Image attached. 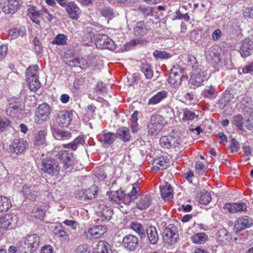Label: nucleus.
Wrapping results in <instances>:
<instances>
[{"instance_id": "nucleus-49", "label": "nucleus", "mask_w": 253, "mask_h": 253, "mask_svg": "<svg viewBox=\"0 0 253 253\" xmlns=\"http://www.w3.org/2000/svg\"><path fill=\"white\" fill-rule=\"evenodd\" d=\"M85 191L86 196V198H88L89 200L95 198V195L97 193L98 187L96 185H93Z\"/></svg>"}, {"instance_id": "nucleus-48", "label": "nucleus", "mask_w": 253, "mask_h": 253, "mask_svg": "<svg viewBox=\"0 0 253 253\" xmlns=\"http://www.w3.org/2000/svg\"><path fill=\"white\" fill-rule=\"evenodd\" d=\"M67 37L64 34L57 35L54 39L51 42L52 44L63 45L66 43Z\"/></svg>"}, {"instance_id": "nucleus-40", "label": "nucleus", "mask_w": 253, "mask_h": 253, "mask_svg": "<svg viewBox=\"0 0 253 253\" xmlns=\"http://www.w3.org/2000/svg\"><path fill=\"white\" fill-rule=\"evenodd\" d=\"M244 122L245 121L244 118L240 115L235 116L233 118L232 121V124L233 125L237 127L239 130L242 131H246L244 127V125H245Z\"/></svg>"}, {"instance_id": "nucleus-56", "label": "nucleus", "mask_w": 253, "mask_h": 253, "mask_svg": "<svg viewBox=\"0 0 253 253\" xmlns=\"http://www.w3.org/2000/svg\"><path fill=\"white\" fill-rule=\"evenodd\" d=\"M204 96L210 98H214L216 96L214 88L211 86L206 88L203 92Z\"/></svg>"}, {"instance_id": "nucleus-46", "label": "nucleus", "mask_w": 253, "mask_h": 253, "mask_svg": "<svg viewBox=\"0 0 253 253\" xmlns=\"http://www.w3.org/2000/svg\"><path fill=\"white\" fill-rule=\"evenodd\" d=\"M147 32L146 26L143 22H137L134 28V33L135 35L142 36Z\"/></svg>"}, {"instance_id": "nucleus-59", "label": "nucleus", "mask_w": 253, "mask_h": 253, "mask_svg": "<svg viewBox=\"0 0 253 253\" xmlns=\"http://www.w3.org/2000/svg\"><path fill=\"white\" fill-rule=\"evenodd\" d=\"M80 57L72 58L70 60L68 59L65 62L67 65L71 67H79L80 61Z\"/></svg>"}, {"instance_id": "nucleus-31", "label": "nucleus", "mask_w": 253, "mask_h": 253, "mask_svg": "<svg viewBox=\"0 0 253 253\" xmlns=\"http://www.w3.org/2000/svg\"><path fill=\"white\" fill-rule=\"evenodd\" d=\"M168 95V92L166 90L159 91L149 100L148 104L150 105H156L165 99Z\"/></svg>"}, {"instance_id": "nucleus-11", "label": "nucleus", "mask_w": 253, "mask_h": 253, "mask_svg": "<svg viewBox=\"0 0 253 253\" xmlns=\"http://www.w3.org/2000/svg\"><path fill=\"white\" fill-rule=\"evenodd\" d=\"M73 115L72 111H68L66 110H62L58 113L56 118V124L57 126L67 127L71 123L72 116Z\"/></svg>"}, {"instance_id": "nucleus-14", "label": "nucleus", "mask_w": 253, "mask_h": 253, "mask_svg": "<svg viewBox=\"0 0 253 253\" xmlns=\"http://www.w3.org/2000/svg\"><path fill=\"white\" fill-rule=\"evenodd\" d=\"M96 213L101 221L109 220L113 214L112 209L105 205L99 204L97 206Z\"/></svg>"}, {"instance_id": "nucleus-62", "label": "nucleus", "mask_w": 253, "mask_h": 253, "mask_svg": "<svg viewBox=\"0 0 253 253\" xmlns=\"http://www.w3.org/2000/svg\"><path fill=\"white\" fill-rule=\"evenodd\" d=\"M10 125V122L6 118L0 119V132L3 131Z\"/></svg>"}, {"instance_id": "nucleus-15", "label": "nucleus", "mask_w": 253, "mask_h": 253, "mask_svg": "<svg viewBox=\"0 0 253 253\" xmlns=\"http://www.w3.org/2000/svg\"><path fill=\"white\" fill-rule=\"evenodd\" d=\"M239 52L244 58L251 55L253 53V41L249 38L245 39L241 42Z\"/></svg>"}, {"instance_id": "nucleus-1", "label": "nucleus", "mask_w": 253, "mask_h": 253, "mask_svg": "<svg viewBox=\"0 0 253 253\" xmlns=\"http://www.w3.org/2000/svg\"><path fill=\"white\" fill-rule=\"evenodd\" d=\"M188 61L195 62V63L192 65L193 69V73L189 81L191 87L195 88L201 85L204 81L207 80L209 77V75L207 67H205L201 65H198L195 57L191 56L189 57Z\"/></svg>"}, {"instance_id": "nucleus-2", "label": "nucleus", "mask_w": 253, "mask_h": 253, "mask_svg": "<svg viewBox=\"0 0 253 253\" xmlns=\"http://www.w3.org/2000/svg\"><path fill=\"white\" fill-rule=\"evenodd\" d=\"M166 124V121L162 115H153L148 124V133L151 135L158 134Z\"/></svg>"}, {"instance_id": "nucleus-7", "label": "nucleus", "mask_w": 253, "mask_h": 253, "mask_svg": "<svg viewBox=\"0 0 253 253\" xmlns=\"http://www.w3.org/2000/svg\"><path fill=\"white\" fill-rule=\"evenodd\" d=\"M51 113L50 106L46 103L39 105L36 110L35 122L37 124L41 125L43 122H46L49 119Z\"/></svg>"}, {"instance_id": "nucleus-29", "label": "nucleus", "mask_w": 253, "mask_h": 253, "mask_svg": "<svg viewBox=\"0 0 253 253\" xmlns=\"http://www.w3.org/2000/svg\"><path fill=\"white\" fill-rule=\"evenodd\" d=\"M160 190L162 198L165 200H169L173 197L172 188L169 183L160 187Z\"/></svg>"}, {"instance_id": "nucleus-39", "label": "nucleus", "mask_w": 253, "mask_h": 253, "mask_svg": "<svg viewBox=\"0 0 253 253\" xmlns=\"http://www.w3.org/2000/svg\"><path fill=\"white\" fill-rule=\"evenodd\" d=\"M130 227L135 231L141 239L145 237V229L142 224L136 221H133L131 222Z\"/></svg>"}, {"instance_id": "nucleus-10", "label": "nucleus", "mask_w": 253, "mask_h": 253, "mask_svg": "<svg viewBox=\"0 0 253 253\" xmlns=\"http://www.w3.org/2000/svg\"><path fill=\"white\" fill-rule=\"evenodd\" d=\"M96 46L101 49L106 48L110 50L116 48L114 42L107 35L99 34L96 36Z\"/></svg>"}, {"instance_id": "nucleus-3", "label": "nucleus", "mask_w": 253, "mask_h": 253, "mask_svg": "<svg viewBox=\"0 0 253 253\" xmlns=\"http://www.w3.org/2000/svg\"><path fill=\"white\" fill-rule=\"evenodd\" d=\"M136 179V182L131 184L132 189L130 192L127 194H124L122 191V197L121 198V203H124L126 205H128L129 203L132 202L138 196V192L139 191L138 187L139 184V175L135 173L127 178L128 181H130L131 179Z\"/></svg>"}, {"instance_id": "nucleus-44", "label": "nucleus", "mask_w": 253, "mask_h": 253, "mask_svg": "<svg viewBox=\"0 0 253 253\" xmlns=\"http://www.w3.org/2000/svg\"><path fill=\"white\" fill-rule=\"evenodd\" d=\"M11 207V204L8 198L0 196V212L7 211Z\"/></svg>"}, {"instance_id": "nucleus-42", "label": "nucleus", "mask_w": 253, "mask_h": 253, "mask_svg": "<svg viewBox=\"0 0 253 253\" xmlns=\"http://www.w3.org/2000/svg\"><path fill=\"white\" fill-rule=\"evenodd\" d=\"M136 10L139 13L142 14L144 16H150L153 15L154 9L152 7L144 5H140Z\"/></svg>"}, {"instance_id": "nucleus-26", "label": "nucleus", "mask_w": 253, "mask_h": 253, "mask_svg": "<svg viewBox=\"0 0 253 253\" xmlns=\"http://www.w3.org/2000/svg\"><path fill=\"white\" fill-rule=\"evenodd\" d=\"M93 253H112L110 245L105 241H99L93 249Z\"/></svg>"}, {"instance_id": "nucleus-5", "label": "nucleus", "mask_w": 253, "mask_h": 253, "mask_svg": "<svg viewBox=\"0 0 253 253\" xmlns=\"http://www.w3.org/2000/svg\"><path fill=\"white\" fill-rule=\"evenodd\" d=\"M38 70L39 67L37 65L29 66L26 70L27 79L29 82L30 89L32 91H36L41 86L38 74Z\"/></svg>"}, {"instance_id": "nucleus-33", "label": "nucleus", "mask_w": 253, "mask_h": 253, "mask_svg": "<svg viewBox=\"0 0 253 253\" xmlns=\"http://www.w3.org/2000/svg\"><path fill=\"white\" fill-rule=\"evenodd\" d=\"M84 143V139L82 136H78L72 142L63 144L64 147L71 149L75 151L80 145H83Z\"/></svg>"}, {"instance_id": "nucleus-54", "label": "nucleus", "mask_w": 253, "mask_h": 253, "mask_svg": "<svg viewBox=\"0 0 253 253\" xmlns=\"http://www.w3.org/2000/svg\"><path fill=\"white\" fill-rule=\"evenodd\" d=\"M101 15L105 17L112 18L114 16L113 9L109 7H105L100 11Z\"/></svg>"}, {"instance_id": "nucleus-36", "label": "nucleus", "mask_w": 253, "mask_h": 253, "mask_svg": "<svg viewBox=\"0 0 253 253\" xmlns=\"http://www.w3.org/2000/svg\"><path fill=\"white\" fill-rule=\"evenodd\" d=\"M53 232L55 235L65 240L68 238V232L61 223H58L55 226Z\"/></svg>"}, {"instance_id": "nucleus-51", "label": "nucleus", "mask_w": 253, "mask_h": 253, "mask_svg": "<svg viewBox=\"0 0 253 253\" xmlns=\"http://www.w3.org/2000/svg\"><path fill=\"white\" fill-rule=\"evenodd\" d=\"M211 200V194L208 192H205L200 196L199 202L201 204L207 205Z\"/></svg>"}, {"instance_id": "nucleus-53", "label": "nucleus", "mask_w": 253, "mask_h": 253, "mask_svg": "<svg viewBox=\"0 0 253 253\" xmlns=\"http://www.w3.org/2000/svg\"><path fill=\"white\" fill-rule=\"evenodd\" d=\"M11 218L9 215L0 217V228H7L11 224Z\"/></svg>"}, {"instance_id": "nucleus-34", "label": "nucleus", "mask_w": 253, "mask_h": 253, "mask_svg": "<svg viewBox=\"0 0 253 253\" xmlns=\"http://www.w3.org/2000/svg\"><path fill=\"white\" fill-rule=\"evenodd\" d=\"M115 133L111 132L103 133L100 138V142L104 145H111L115 141Z\"/></svg>"}, {"instance_id": "nucleus-22", "label": "nucleus", "mask_w": 253, "mask_h": 253, "mask_svg": "<svg viewBox=\"0 0 253 253\" xmlns=\"http://www.w3.org/2000/svg\"><path fill=\"white\" fill-rule=\"evenodd\" d=\"M19 2L16 0H8L0 6V9L5 14H13L17 10Z\"/></svg>"}, {"instance_id": "nucleus-35", "label": "nucleus", "mask_w": 253, "mask_h": 253, "mask_svg": "<svg viewBox=\"0 0 253 253\" xmlns=\"http://www.w3.org/2000/svg\"><path fill=\"white\" fill-rule=\"evenodd\" d=\"M28 10L30 19L36 24H39V18L42 16V10H38L37 7L34 6L30 7Z\"/></svg>"}, {"instance_id": "nucleus-27", "label": "nucleus", "mask_w": 253, "mask_h": 253, "mask_svg": "<svg viewBox=\"0 0 253 253\" xmlns=\"http://www.w3.org/2000/svg\"><path fill=\"white\" fill-rule=\"evenodd\" d=\"M116 137L119 138L123 142H128L130 140L131 135L129 130L126 127H121L118 128L115 133Z\"/></svg>"}, {"instance_id": "nucleus-64", "label": "nucleus", "mask_w": 253, "mask_h": 253, "mask_svg": "<svg viewBox=\"0 0 253 253\" xmlns=\"http://www.w3.org/2000/svg\"><path fill=\"white\" fill-rule=\"evenodd\" d=\"M76 197L78 199L83 202H86L88 200V198H86V196L85 191H79L76 194Z\"/></svg>"}, {"instance_id": "nucleus-38", "label": "nucleus", "mask_w": 253, "mask_h": 253, "mask_svg": "<svg viewBox=\"0 0 253 253\" xmlns=\"http://www.w3.org/2000/svg\"><path fill=\"white\" fill-rule=\"evenodd\" d=\"M122 197V191H111L109 194V200L112 204L120 205Z\"/></svg>"}, {"instance_id": "nucleus-37", "label": "nucleus", "mask_w": 253, "mask_h": 253, "mask_svg": "<svg viewBox=\"0 0 253 253\" xmlns=\"http://www.w3.org/2000/svg\"><path fill=\"white\" fill-rule=\"evenodd\" d=\"M36 187H28L27 186H24L23 188V195L25 198L28 199L31 201L35 200V198L38 195V192L36 191Z\"/></svg>"}, {"instance_id": "nucleus-20", "label": "nucleus", "mask_w": 253, "mask_h": 253, "mask_svg": "<svg viewBox=\"0 0 253 253\" xmlns=\"http://www.w3.org/2000/svg\"><path fill=\"white\" fill-rule=\"evenodd\" d=\"M247 208V205L243 202L227 203L223 207V209L231 213L246 211Z\"/></svg>"}, {"instance_id": "nucleus-58", "label": "nucleus", "mask_w": 253, "mask_h": 253, "mask_svg": "<svg viewBox=\"0 0 253 253\" xmlns=\"http://www.w3.org/2000/svg\"><path fill=\"white\" fill-rule=\"evenodd\" d=\"M229 147L232 152H237L240 148V144L235 138H232Z\"/></svg>"}, {"instance_id": "nucleus-4", "label": "nucleus", "mask_w": 253, "mask_h": 253, "mask_svg": "<svg viewBox=\"0 0 253 253\" xmlns=\"http://www.w3.org/2000/svg\"><path fill=\"white\" fill-rule=\"evenodd\" d=\"M184 79H188L187 76L184 75V69L178 65L173 66L169 74V83L173 87H177L181 84Z\"/></svg>"}, {"instance_id": "nucleus-28", "label": "nucleus", "mask_w": 253, "mask_h": 253, "mask_svg": "<svg viewBox=\"0 0 253 253\" xmlns=\"http://www.w3.org/2000/svg\"><path fill=\"white\" fill-rule=\"evenodd\" d=\"M152 198L151 195L146 194L142 196L139 201L137 202V207L140 210L148 209L152 203Z\"/></svg>"}, {"instance_id": "nucleus-50", "label": "nucleus", "mask_w": 253, "mask_h": 253, "mask_svg": "<svg viewBox=\"0 0 253 253\" xmlns=\"http://www.w3.org/2000/svg\"><path fill=\"white\" fill-rule=\"evenodd\" d=\"M18 253H32L34 251L24 241L21 242L18 245Z\"/></svg>"}, {"instance_id": "nucleus-13", "label": "nucleus", "mask_w": 253, "mask_h": 253, "mask_svg": "<svg viewBox=\"0 0 253 253\" xmlns=\"http://www.w3.org/2000/svg\"><path fill=\"white\" fill-rule=\"evenodd\" d=\"M253 224V220L249 216H243L239 218L234 226V230L238 232L241 230L250 228Z\"/></svg>"}, {"instance_id": "nucleus-61", "label": "nucleus", "mask_w": 253, "mask_h": 253, "mask_svg": "<svg viewBox=\"0 0 253 253\" xmlns=\"http://www.w3.org/2000/svg\"><path fill=\"white\" fill-rule=\"evenodd\" d=\"M245 126L249 130H253V115L250 116L249 118L245 121Z\"/></svg>"}, {"instance_id": "nucleus-32", "label": "nucleus", "mask_w": 253, "mask_h": 253, "mask_svg": "<svg viewBox=\"0 0 253 253\" xmlns=\"http://www.w3.org/2000/svg\"><path fill=\"white\" fill-rule=\"evenodd\" d=\"M148 238L152 244H155L158 241V234L155 227L150 226L146 229Z\"/></svg>"}, {"instance_id": "nucleus-12", "label": "nucleus", "mask_w": 253, "mask_h": 253, "mask_svg": "<svg viewBox=\"0 0 253 253\" xmlns=\"http://www.w3.org/2000/svg\"><path fill=\"white\" fill-rule=\"evenodd\" d=\"M107 227L104 225H96L89 228L84 232L85 236L89 239L98 238L107 232Z\"/></svg>"}, {"instance_id": "nucleus-60", "label": "nucleus", "mask_w": 253, "mask_h": 253, "mask_svg": "<svg viewBox=\"0 0 253 253\" xmlns=\"http://www.w3.org/2000/svg\"><path fill=\"white\" fill-rule=\"evenodd\" d=\"M195 168L197 173L199 174H202L205 170V167L203 163L198 161L196 163Z\"/></svg>"}, {"instance_id": "nucleus-9", "label": "nucleus", "mask_w": 253, "mask_h": 253, "mask_svg": "<svg viewBox=\"0 0 253 253\" xmlns=\"http://www.w3.org/2000/svg\"><path fill=\"white\" fill-rule=\"evenodd\" d=\"M178 236L177 228L173 224H169L164 230V240L169 244L172 245L175 243Z\"/></svg>"}, {"instance_id": "nucleus-19", "label": "nucleus", "mask_w": 253, "mask_h": 253, "mask_svg": "<svg viewBox=\"0 0 253 253\" xmlns=\"http://www.w3.org/2000/svg\"><path fill=\"white\" fill-rule=\"evenodd\" d=\"M66 11L69 17L72 19L77 20L79 18L81 10L74 2L70 1L66 4Z\"/></svg>"}, {"instance_id": "nucleus-16", "label": "nucleus", "mask_w": 253, "mask_h": 253, "mask_svg": "<svg viewBox=\"0 0 253 253\" xmlns=\"http://www.w3.org/2000/svg\"><path fill=\"white\" fill-rule=\"evenodd\" d=\"M122 244L126 249L133 251L138 247V240L135 236L128 234L124 237Z\"/></svg>"}, {"instance_id": "nucleus-8", "label": "nucleus", "mask_w": 253, "mask_h": 253, "mask_svg": "<svg viewBox=\"0 0 253 253\" xmlns=\"http://www.w3.org/2000/svg\"><path fill=\"white\" fill-rule=\"evenodd\" d=\"M56 157L60 161L65 169L72 167L75 162L73 153L69 151L61 150L56 155Z\"/></svg>"}, {"instance_id": "nucleus-25", "label": "nucleus", "mask_w": 253, "mask_h": 253, "mask_svg": "<svg viewBox=\"0 0 253 253\" xmlns=\"http://www.w3.org/2000/svg\"><path fill=\"white\" fill-rule=\"evenodd\" d=\"M24 241L35 252L39 247L40 243V238L36 234L27 236Z\"/></svg>"}, {"instance_id": "nucleus-63", "label": "nucleus", "mask_w": 253, "mask_h": 253, "mask_svg": "<svg viewBox=\"0 0 253 253\" xmlns=\"http://www.w3.org/2000/svg\"><path fill=\"white\" fill-rule=\"evenodd\" d=\"M88 249V246L86 244L80 245L75 250V253H89Z\"/></svg>"}, {"instance_id": "nucleus-18", "label": "nucleus", "mask_w": 253, "mask_h": 253, "mask_svg": "<svg viewBox=\"0 0 253 253\" xmlns=\"http://www.w3.org/2000/svg\"><path fill=\"white\" fill-rule=\"evenodd\" d=\"M23 109V105L19 101L9 103L6 107L5 112L8 116L15 117L20 114Z\"/></svg>"}, {"instance_id": "nucleus-41", "label": "nucleus", "mask_w": 253, "mask_h": 253, "mask_svg": "<svg viewBox=\"0 0 253 253\" xmlns=\"http://www.w3.org/2000/svg\"><path fill=\"white\" fill-rule=\"evenodd\" d=\"M140 71L148 79H151L153 76V71L149 64L142 63L140 67Z\"/></svg>"}, {"instance_id": "nucleus-21", "label": "nucleus", "mask_w": 253, "mask_h": 253, "mask_svg": "<svg viewBox=\"0 0 253 253\" xmlns=\"http://www.w3.org/2000/svg\"><path fill=\"white\" fill-rule=\"evenodd\" d=\"M152 164L154 169L156 170H164L169 166V161L167 156H161L154 159Z\"/></svg>"}, {"instance_id": "nucleus-45", "label": "nucleus", "mask_w": 253, "mask_h": 253, "mask_svg": "<svg viewBox=\"0 0 253 253\" xmlns=\"http://www.w3.org/2000/svg\"><path fill=\"white\" fill-rule=\"evenodd\" d=\"M194 243L202 244L208 239V236L205 233H199L194 235L191 237Z\"/></svg>"}, {"instance_id": "nucleus-24", "label": "nucleus", "mask_w": 253, "mask_h": 253, "mask_svg": "<svg viewBox=\"0 0 253 253\" xmlns=\"http://www.w3.org/2000/svg\"><path fill=\"white\" fill-rule=\"evenodd\" d=\"M52 134L58 139H67L71 137V133L68 131L62 130L58 128L56 124L50 125Z\"/></svg>"}, {"instance_id": "nucleus-17", "label": "nucleus", "mask_w": 253, "mask_h": 253, "mask_svg": "<svg viewBox=\"0 0 253 253\" xmlns=\"http://www.w3.org/2000/svg\"><path fill=\"white\" fill-rule=\"evenodd\" d=\"M27 147V142L23 139H15L10 145V149L12 153L19 154L22 153Z\"/></svg>"}, {"instance_id": "nucleus-57", "label": "nucleus", "mask_w": 253, "mask_h": 253, "mask_svg": "<svg viewBox=\"0 0 253 253\" xmlns=\"http://www.w3.org/2000/svg\"><path fill=\"white\" fill-rule=\"evenodd\" d=\"M42 16L45 18L48 22H51L56 17L51 14L46 8H43L41 12Z\"/></svg>"}, {"instance_id": "nucleus-52", "label": "nucleus", "mask_w": 253, "mask_h": 253, "mask_svg": "<svg viewBox=\"0 0 253 253\" xmlns=\"http://www.w3.org/2000/svg\"><path fill=\"white\" fill-rule=\"evenodd\" d=\"M153 55L155 58L161 59H166L171 57V55L169 53L165 51H159L158 50H156L154 51Z\"/></svg>"}, {"instance_id": "nucleus-43", "label": "nucleus", "mask_w": 253, "mask_h": 253, "mask_svg": "<svg viewBox=\"0 0 253 253\" xmlns=\"http://www.w3.org/2000/svg\"><path fill=\"white\" fill-rule=\"evenodd\" d=\"M170 141L169 149L175 148L180 144V139L177 132H172L169 134Z\"/></svg>"}, {"instance_id": "nucleus-6", "label": "nucleus", "mask_w": 253, "mask_h": 253, "mask_svg": "<svg viewBox=\"0 0 253 253\" xmlns=\"http://www.w3.org/2000/svg\"><path fill=\"white\" fill-rule=\"evenodd\" d=\"M41 170L50 176H56L60 170L58 162L54 159H44L41 163Z\"/></svg>"}, {"instance_id": "nucleus-30", "label": "nucleus", "mask_w": 253, "mask_h": 253, "mask_svg": "<svg viewBox=\"0 0 253 253\" xmlns=\"http://www.w3.org/2000/svg\"><path fill=\"white\" fill-rule=\"evenodd\" d=\"M217 241L222 245L226 244L229 241L230 234L224 228L219 229L216 235Z\"/></svg>"}, {"instance_id": "nucleus-23", "label": "nucleus", "mask_w": 253, "mask_h": 253, "mask_svg": "<svg viewBox=\"0 0 253 253\" xmlns=\"http://www.w3.org/2000/svg\"><path fill=\"white\" fill-rule=\"evenodd\" d=\"M47 130L46 128L39 130L35 134L33 143L35 146H42L46 144V136Z\"/></svg>"}, {"instance_id": "nucleus-47", "label": "nucleus", "mask_w": 253, "mask_h": 253, "mask_svg": "<svg viewBox=\"0 0 253 253\" xmlns=\"http://www.w3.org/2000/svg\"><path fill=\"white\" fill-rule=\"evenodd\" d=\"M198 115H196L195 113L188 109L185 108L183 109V121H192L197 118Z\"/></svg>"}, {"instance_id": "nucleus-55", "label": "nucleus", "mask_w": 253, "mask_h": 253, "mask_svg": "<svg viewBox=\"0 0 253 253\" xmlns=\"http://www.w3.org/2000/svg\"><path fill=\"white\" fill-rule=\"evenodd\" d=\"M170 138L169 135L167 136H163L160 139V144L161 146L166 149H169L170 147Z\"/></svg>"}]
</instances>
